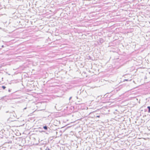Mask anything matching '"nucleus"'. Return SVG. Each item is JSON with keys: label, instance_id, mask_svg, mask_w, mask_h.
I'll use <instances>...</instances> for the list:
<instances>
[{"label": "nucleus", "instance_id": "nucleus-1", "mask_svg": "<svg viewBox=\"0 0 150 150\" xmlns=\"http://www.w3.org/2000/svg\"><path fill=\"white\" fill-rule=\"evenodd\" d=\"M147 108L149 109L148 112L150 113V106H148L147 107Z\"/></svg>", "mask_w": 150, "mask_h": 150}, {"label": "nucleus", "instance_id": "nucleus-2", "mask_svg": "<svg viewBox=\"0 0 150 150\" xmlns=\"http://www.w3.org/2000/svg\"><path fill=\"white\" fill-rule=\"evenodd\" d=\"M43 128L47 130V127L46 126H45L43 127Z\"/></svg>", "mask_w": 150, "mask_h": 150}, {"label": "nucleus", "instance_id": "nucleus-3", "mask_svg": "<svg viewBox=\"0 0 150 150\" xmlns=\"http://www.w3.org/2000/svg\"><path fill=\"white\" fill-rule=\"evenodd\" d=\"M2 88H3V89H4L6 88V87L4 86H2Z\"/></svg>", "mask_w": 150, "mask_h": 150}, {"label": "nucleus", "instance_id": "nucleus-4", "mask_svg": "<svg viewBox=\"0 0 150 150\" xmlns=\"http://www.w3.org/2000/svg\"><path fill=\"white\" fill-rule=\"evenodd\" d=\"M100 117V116L99 115H98V116H96V117H97L99 118V117Z\"/></svg>", "mask_w": 150, "mask_h": 150}, {"label": "nucleus", "instance_id": "nucleus-5", "mask_svg": "<svg viewBox=\"0 0 150 150\" xmlns=\"http://www.w3.org/2000/svg\"><path fill=\"white\" fill-rule=\"evenodd\" d=\"M47 150H50V149H47Z\"/></svg>", "mask_w": 150, "mask_h": 150}]
</instances>
